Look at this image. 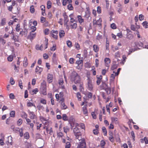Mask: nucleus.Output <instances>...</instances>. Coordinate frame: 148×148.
<instances>
[{"instance_id": "obj_1", "label": "nucleus", "mask_w": 148, "mask_h": 148, "mask_svg": "<svg viewBox=\"0 0 148 148\" xmlns=\"http://www.w3.org/2000/svg\"><path fill=\"white\" fill-rule=\"evenodd\" d=\"M71 79L73 80L75 84L79 83L81 81L80 76L74 71H73L71 73Z\"/></svg>"}, {"instance_id": "obj_2", "label": "nucleus", "mask_w": 148, "mask_h": 148, "mask_svg": "<svg viewBox=\"0 0 148 148\" xmlns=\"http://www.w3.org/2000/svg\"><path fill=\"white\" fill-rule=\"evenodd\" d=\"M73 132L75 136L76 139L78 140L81 139V138H82L81 133L78 127H75L73 128Z\"/></svg>"}, {"instance_id": "obj_3", "label": "nucleus", "mask_w": 148, "mask_h": 148, "mask_svg": "<svg viewBox=\"0 0 148 148\" xmlns=\"http://www.w3.org/2000/svg\"><path fill=\"white\" fill-rule=\"evenodd\" d=\"M79 141L77 148H86V143L84 138H81V139L79 140Z\"/></svg>"}, {"instance_id": "obj_4", "label": "nucleus", "mask_w": 148, "mask_h": 148, "mask_svg": "<svg viewBox=\"0 0 148 148\" xmlns=\"http://www.w3.org/2000/svg\"><path fill=\"white\" fill-rule=\"evenodd\" d=\"M87 88L88 90L92 91L93 89V84L92 82V80L89 77L87 79Z\"/></svg>"}, {"instance_id": "obj_5", "label": "nucleus", "mask_w": 148, "mask_h": 148, "mask_svg": "<svg viewBox=\"0 0 148 148\" xmlns=\"http://www.w3.org/2000/svg\"><path fill=\"white\" fill-rule=\"evenodd\" d=\"M28 113L29 116V118L30 119H34L36 118V116L34 112L29 111Z\"/></svg>"}, {"instance_id": "obj_6", "label": "nucleus", "mask_w": 148, "mask_h": 148, "mask_svg": "<svg viewBox=\"0 0 148 148\" xmlns=\"http://www.w3.org/2000/svg\"><path fill=\"white\" fill-rule=\"evenodd\" d=\"M40 89L42 94L44 95L47 94L46 89L45 85L41 86Z\"/></svg>"}, {"instance_id": "obj_7", "label": "nucleus", "mask_w": 148, "mask_h": 148, "mask_svg": "<svg viewBox=\"0 0 148 148\" xmlns=\"http://www.w3.org/2000/svg\"><path fill=\"white\" fill-rule=\"evenodd\" d=\"M33 32H31L30 33L29 35L28 36L29 38L31 40L34 38L36 36V33H33Z\"/></svg>"}, {"instance_id": "obj_8", "label": "nucleus", "mask_w": 148, "mask_h": 148, "mask_svg": "<svg viewBox=\"0 0 148 148\" xmlns=\"http://www.w3.org/2000/svg\"><path fill=\"white\" fill-rule=\"evenodd\" d=\"M57 31H53V33H51V36L54 38L57 39L58 38L57 34H58Z\"/></svg>"}, {"instance_id": "obj_9", "label": "nucleus", "mask_w": 148, "mask_h": 148, "mask_svg": "<svg viewBox=\"0 0 148 148\" xmlns=\"http://www.w3.org/2000/svg\"><path fill=\"white\" fill-rule=\"evenodd\" d=\"M40 119L42 121L43 123L46 125L47 124L48 122V120L42 116H40Z\"/></svg>"}, {"instance_id": "obj_10", "label": "nucleus", "mask_w": 148, "mask_h": 148, "mask_svg": "<svg viewBox=\"0 0 148 148\" xmlns=\"http://www.w3.org/2000/svg\"><path fill=\"white\" fill-rule=\"evenodd\" d=\"M47 81L49 83H50L52 81L53 75L52 74H49L47 77Z\"/></svg>"}, {"instance_id": "obj_11", "label": "nucleus", "mask_w": 148, "mask_h": 148, "mask_svg": "<svg viewBox=\"0 0 148 148\" xmlns=\"http://www.w3.org/2000/svg\"><path fill=\"white\" fill-rule=\"evenodd\" d=\"M104 62L105 63V65L107 67L109 66V64L110 63V60L108 58H105L104 59Z\"/></svg>"}, {"instance_id": "obj_12", "label": "nucleus", "mask_w": 148, "mask_h": 148, "mask_svg": "<svg viewBox=\"0 0 148 148\" xmlns=\"http://www.w3.org/2000/svg\"><path fill=\"white\" fill-rule=\"evenodd\" d=\"M69 24L71 29H75L77 27V24L76 22L70 23Z\"/></svg>"}, {"instance_id": "obj_13", "label": "nucleus", "mask_w": 148, "mask_h": 148, "mask_svg": "<svg viewBox=\"0 0 148 148\" xmlns=\"http://www.w3.org/2000/svg\"><path fill=\"white\" fill-rule=\"evenodd\" d=\"M1 138L0 139V144L1 145H3L4 144L3 140H4V136L3 134H1Z\"/></svg>"}, {"instance_id": "obj_14", "label": "nucleus", "mask_w": 148, "mask_h": 148, "mask_svg": "<svg viewBox=\"0 0 148 148\" xmlns=\"http://www.w3.org/2000/svg\"><path fill=\"white\" fill-rule=\"evenodd\" d=\"M72 2L71 0H63L62 5L64 6L66 5L67 3H71Z\"/></svg>"}, {"instance_id": "obj_15", "label": "nucleus", "mask_w": 148, "mask_h": 148, "mask_svg": "<svg viewBox=\"0 0 148 148\" xmlns=\"http://www.w3.org/2000/svg\"><path fill=\"white\" fill-rule=\"evenodd\" d=\"M60 106L62 110H65L67 108V106L65 105L64 102H62L61 103Z\"/></svg>"}, {"instance_id": "obj_16", "label": "nucleus", "mask_w": 148, "mask_h": 148, "mask_svg": "<svg viewBox=\"0 0 148 148\" xmlns=\"http://www.w3.org/2000/svg\"><path fill=\"white\" fill-rule=\"evenodd\" d=\"M65 35V32L63 30H60L59 32V36L60 38H63Z\"/></svg>"}, {"instance_id": "obj_17", "label": "nucleus", "mask_w": 148, "mask_h": 148, "mask_svg": "<svg viewBox=\"0 0 148 148\" xmlns=\"http://www.w3.org/2000/svg\"><path fill=\"white\" fill-rule=\"evenodd\" d=\"M63 16L64 17V22L66 23H67L69 21V19H68L67 16L65 14H63Z\"/></svg>"}, {"instance_id": "obj_18", "label": "nucleus", "mask_w": 148, "mask_h": 148, "mask_svg": "<svg viewBox=\"0 0 148 148\" xmlns=\"http://www.w3.org/2000/svg\"><path fill=\"white\" fill-rule=\"evenodd\" d=\"M77 18H78V20L80 24H81L84 22V19L82 18L81 16L78 15L77 16Z\"/></svg>"}, {"instance_id": "obj_19", "label": "nucleus", "mask_w": 148, "mask_h": 148, "mask_svg": "<svg viewBox=\"0 0 148 148\" xmlns=\"http://www.w3.org/2000/svg\"><path fill=\"white\" fill-rule=\"evenodd\" d=\"M111 119L112 122H114L115 124H117L118 123V119L117 118L115 117H111Z\"/></svg>"}, {"instance_id": "obj_20", "label": "nucleus", "mask_w": 148, "mask_h": 148, "mask_svg": "<svg viewBox=\"0 0 148 148\" xmlns=\"http://www.w3.org/2000/svg\"><path fill=\"white\" fill-rule=\"evenodd\" d=\"M42 70V68L38 66H37L36 69L35 71L36 72H38L40 74Z\"/></svg>"}, {"instance_id": "obj_21", "label": "nucleus", "mask_w": 148, "mask_h": 148, "mask_svg": "<svg viewBox=\"0 0 148 148\" xmlns=\"http://www.w3.org/2000/svg\"><path fill=\"white\" fill-rule=\"evenodd\" d=\"M28 64V62L27 58L25 57L24 58V60L23 62V66H24L26 67L27 66Z\"/></svg>"}, {"instance_id": "obj_22", "label": "nucleus", "mask_w": 148, "mask_h": 148, "mask_svg": "<svg viewBox=\"0 0 148 148\" xmlns=\"http://www.w3.org/2000/svg\"><path fill=\"white\" fill-rule=\"evenodd\" d=\"M93 50L95 52H97L99 50V48L98 46L95 45H94L93 46Z\"/></svg>"}, {"instance_id": "obj_23", "label": "nucleus", "mask_w": 148, "mask_h": 148, "mask_svg": "<svg viewBox=\"0 0 148 148\" xmlns=\"http://www.w3.org/2000/svg\"><path fill=\"white\" fill-rule=\"evenodd\" d=\"M117 75H116L115 73L114 72H113V73H112L110 76V80L113 81L114 80V77L115 76H117Z\"/></svg>"}, {"instance_id": "obj_24", "label": "nucleus", "mask_w": 148, "mask_h": 148, "mask_svg": "<svg viewBox=\"0 0 148 148\" xmlns=\"http://www.w3.org/2000/svg\"><path fill=\"white\" fill-rule=\"evenodd\" d=\"M62 119L64 121H68V118L65 114H63L62 115Z\"/></svg>"}, {"instance_id": "obj_25", "label": "nucleus", "mask_w": 148, "mask_h": 148, "mask_svg": "<svg viewBox=\"0 0 148 148\" xmlns=\"http://www.w3.org/2000/svg\"><path fill=\"white\" fill-rule=\"evenodd\" d=\"M135 44V45L137 47H142L143 45V43L140 42H136Z\"/></svg>"}, {"instance_id": "obj_26", "label": "nucleus", "mask_w": 148, "mask_h": 148, "mask_svg": "<svg viewBox=\"0 0 148 148\" xmlns=\"http://www.w3.org/2000/svg\"><path fill=\"white\" fill-rule=\"evenodd\" d=\"M112 51L113 52H115L119 49V48L117 46L114 47L113 46H112Z\"/></svg>"}, {"instance_id": "obj_27", "label": "nucleus", "mask_w": 148, "mask_h": 148, "mask_svg": "<svg viewBox=\"0 0 148 148\" xmlns=\"http://www.w3.org/2000/svg\"><path fill=\"white\" fill-rule=\"evenodd\" d=\"M110 137H109V140H110L111 141L113 142L114 140V138L113 137V133L112 132H110L109 134Z\"/></svg>"}, {"instance_id": "obj_28", "label": "nucleus", "mask_w": 148, "mask_h": 148, "mask_svg": "<svg viewBox=\"0 0 148 148\" xmlns=\"http://www.w3.org/2000/svg\"><path fill=\"white\" fill-rule=\"evenodd\" d=\"M63 80L62 79L60 80L59 82V84L61 86L62 88V89H64V86H62L63 84Z\"/></svg>"}, {"instance_id": "obj_29", "label": "nucleus", "mask_w": 148, "mask_h": 148, "mask_svg": "<svg viewBox=\"0 0 148 148\" xmlns=\"http://www.w3.org/2000/svg\"><path fill=\"white\" fill-rule=\"evenodd\" d=\"M83 111L84 114H88V112L86 106H84L83 107Z\"/></svg>"}, {"instance_id": "obj_30", "label": "nucleus", "mask_w": 148, "mask_h": 148, "mask_svg": "<svg viewBox=\"0 0 148 148\" xmlns=\"http://www.w3.org/2000/svg\"><path fill=\"white\" fill-rule=\"evenodd\" d=\"M105 90L107 94H109L110 93L111 89L110 87H108L106 88Z\"/></svg>"}, {"instance_id": "obj_31", "label": "nucleus", "mask_w": 148, "mask_h": 148, "mask_svg": "<svg viewBox=\"0 0 148 148\" xmlns=\"http://www.w3.org/2000/svg\"><path fill=\"white\" fill-rule=\"evenodd\" d=\"M147 24L148 23L146 21L142 23L143 26L145 28H148V25H147Z\"/></svg>"}, {"instance_id": "obj_32", "label": "nucleus", "mask_w": 148, "mask_h": 148, "mask_svg": "<svg viewBox=\"0 0 148 148\" xmlns=\"http://www.w3.org/2000/svg\"><path fill=\"white\" fill-rule=\"evenodd\" d=\"M27 34V30H25V31H21L20 32V34L21 35V36H23V35H25L26 36Z\"/></svg>"}, {"instance_id": "obj_33", "label": "nucleus", "mask_w": 148, "mask_h": 148, "mask_svg": "<svg viewBox=\"0 0 148 148\" xmlns=\"http://www.w3.org/2000/svg\"><path fill=\"white\" fill-rule=\"evenodd\" d=\"M12 137L11 136H10L8 137V142L11 145H12Z\"/></svg>"}, {"instance_id": "obj_34", "label": "nucleus", "mask_w": 148, "mask_h": 148, "mask_svg": "<svg viewBox=\"0 0 148 148\" xmlns=\"http://www.w3.org/2000/svg\"><path fill=\"white\" fill-rule=\"evenodd\" d=\"M120 52L119 51H117V52L115 53V58L116 59H117L118 58H119L120 57Z\"/></svg>"}, {"instance_id": "obj_35", "label": "nucleus", "mask_w": 148, "mask_h": 148, "mask_svg": "<svg viewBox=\"0 0 148 148\" xmlns=\"http://www.w3.org/2000/svg\"><path fill=\"white\" fill-rule=\"evenodd\" d=\"M102 130L103 132V133L104 135L105 136H106L107 135V132L106 128L104 127H103L102 128Z\"/></svg>"}, {"instance_id": "obj_36", "label": "nucleus", "mask_w": 148, "mask_h": 148, "mask_svg": "<svg viewBox=\"0 0 148 148\" xmlns=\"http://www.w3.org/2000/svg\"><path fill=\"white\" fill-rule=\"evenodd\" d=\"M71 146L70 143L69 142H67L66 143L65 145V148H70Z\"/></svg>"}, {"instance_id": "obj_37", "label": "nucleus", "mask_w": 148, "mask_h": 148, "mask_svg": "<svg viewBox=\"0 0 148 148\" xmlns=\"http://www.w3.org/2000/svg\"><path fill=\"white\" fill-rule=\"evenodd\" d=\"M6 20V19L5 18H3L1 20V25L3 26L5 24Z\"/></svg>"}, {"instance_id": "obj_38", "label": "nucleus", "mask_w": 148, "mask_h": 148, "mask_svg": "<svg viewBox=\"0 0 148 148\" xmlns=\"http://www.w3.org/2000/svg\"><path fill=\"white\" fill-rule=\"evenodd\" d=\"M13 57L12 55L9 56L7 58L8 60V61L11 62L13 60Z\"/></svg>"}, {"instance_id": "obj_39", "label": "nucleus", "mask_w": 148, "mask_h": 148, "mask_svg": "<svg viewBox=\"0 0 148 148\" xmlns=\"http://www.w3.org/2000/svg\"><path fill=\"white\" fill-rule=\"evenodd\" d=\"M51 6V3L50 1H47V8L48 9H50Z\"/></svg>"}, {"instance_id": "obj_40", "label": "nucleus", "mask_w": 148, "mask_h": 148, "mask_svg": "<svg viewBox=\"0 0 148 148\" xmlns=\"http://www.w3.org/2000/svg\"><path fill=\"white\" fill-rule=\"evenodd\" d=\"M19 130L18 132L20 134V136L21 137L23 136V130L22 128L18 129Z\"/></svg>"}, {"instance_id": "obj_41", "label": "nucleus", "mask_w": 148, "mask_h": 148, "mask_svg": "<svg viewBox=\"0 0 148 148\" xmlns=\"http://www.w3.org/2000/svg\"><path fill=\"white\" fill-rule=\"evenodd\" d=\"M24 137L26 139H28L29 138V134L27 132L24 134Z\"/></svg>"}, {"instance_id": "obj_42", "label": "nucleus", "mask_w": 148, "mask_h": 148, "mask_svg": "<svg viewBox=\"0 0 148 148\" xmlns=\"http://www.w3.org/2000/svg\"><path fill=\"white\" fill-rule=\"evenodd\" d=\"M75 46L77 50H78L80 49V46L78 43H75Z\"/></svg>"}, {"instance_id": "obj_43", "label": "nucleus", "mask_w": 148, "mask_h": 148, "mask_svg": "<svg viewBox=\"0 0 148 148\" xmlns=\"http://www.w3.org/2000/svg\"><path fill=\"white\" fill-rule=\"evenodd\" d=\"M27 105L28 107H32V106H33L34 107H36L32 103L30 102H27Z\"/></svg>"}, {"instance_id": "obj_44", "label": "nucleus", "mask_w": 148, "mask_h": 148, "mask_svg": "<svg viewBox=\"0 0 148 148\" xmlns=\"http://www.w3.org/2000/svg\"><path fill=\"white\" fill-rule=\"evenodd\" d=\"M15 114V112L14 111H11L10 113V116L12 117H14V116Z\"/></svg>"}, {"instance_id": "obj_45", "label": "nucleus", "mask_w": 148, "mask_h": 148, "mask_svg": "<svg viewBox=\"0 0 148 148\" xmlns=\"http://www.w3.org/2000/svg\"><path fill=\"white\" fill-rule=\"evenodd\" d=\"M66 43L68 47H72V43L70 41L67 40L66 41Z\"/></svg>"}, {"instance_id": "obj_46", "label": "nucleus", "mask_w": 148, "mask_h": 148, "mask_svg": "<svg viewBox=\"0 0 148 148\" xmlns=\"http://www.w3.org/2000/svg\"><path fill=\"white\" fill-rule=\"evenodd\" d=\"M16 29L17 32H18L20 29V24H17L16 27Z\"/></svg>"}, {"instance_id": "obj_47", "label": "nucleus", "mask_w": 148, "mask_h": 148, "mask_svg": "<svg viewBox=\"0 0 148 148\" xmlns=\"http://www.w3.org/2000/svg\"><path fill=\"white\" fill-rule=\"evenodd\" d=\"M30 12L32 13H34L35 11V9L34 8V6L32 5L31 6L30 8Z\"/></svg>"}, {"instance_id": "obj_48", "label": "nucleus", "mask_w": 148, "mask_h": 148, "mask_svg": "<svg viewBox=\"0 0 148 148\" xmlns=\"http://www.w3.org/2000/svg\"><path fill=\"white\" fill-rule=\"evenodd\" d=\"M68 8L70 10H72L73 9V7L72 4L70 3L68 5Z\"/></svg>"}, {"instance_id": "obj_49", "label": "nucleus", "mask_w": 148, "mask_h": 148, "mask_svg": "<svg viewBox=\"0 0 148 148\" xmlns=\"http://www.w3.org/2000/svg\"><path fill=\"white\" fill-rule=\"evenodd\" d=\"M57 135L58 137L59 138L63 136V134L61 132H59L57 133Z\"/></svg>"}, {"instance_id": "obj_50", "label": "nucleus", "mask_w": 148, "mask_h": 148, "mask_svg": "<svg viewBox=\"0 0 148 148\" xmlns=\"http://www.w3.org/2000/svg\"><path fill=\"white\" fill-rule=\"evenodd\" d=\"M110 27L111 28L113 29H115L116 28V25L114 23L111 24Z\"/></svg>"}, {"instance_id": "obj_51", "label": "nucleus", "mask_w": 148, "mask_h": 148, "mask_svg": "<svg viewBox=\"0 0 148 148\" xmlns=\"http://www.w3.org/2000/svg\"><path fill=\"white\" fill-rule=\"evenodd\" d=\"M38 92V89L37 88H36L34 89L33 90L32 92L33 93L32 94H36Z\"/></svg>"}, {"instance_id": "obj_52", "label": "nucleus", "mask_w": 148, "mask_h": 148, "mask_svg": "<svg viewBox=\"0 0 148 148\" xmlns=\"http://www.w3.org/2000/svg\"><path fill=\"white\" fill-rule=\"evenodd\" d=\"M117 67L116 64H114L111 67V69L112 70H114V69H116Z\"/></svg>"}, {"instance_id": "obj_53", "label": "nucleus", "mask_w": 148, "mask_h": 148, "mask_svg": "<svg viewBox=\"0 0 148 148\" xmlns=\"http://www.w3.org/2000/svg\"><path fill=\"white\" fill-rule=\"evenodd\" d=\"M22 81L21 80H19V84L18 85L20 87V88L21 89L23 88V86L22 85Z\"/></svg>"}, {"instance_id": "obj_54", "label": "nucleus", "mask_w": 148, "mask_h": 148, "mask_svg": "<svg viewBox=\"0 0 148 148\" xmlns=\"http://www.w3.org/2000/svg\"><path fill=\"white\" fill-rule=\"evenodd\" d=\"M77 96L78 100L80 101L81 100V97L80 93L79 92H78L77 93Z\"/></svg>"}, {"instance_id": "obj_55", "label": "nucleus", "mask_w": 148, "mask_h": 148, "mask_svg": "<svg viewBox=\"0 0 148 148\" xmlns=\"http://www.w3.org/2000/svg\"><path fill=\"white\" fill-rule=\"evenodd\" d=\"M101 20L99 19L97 21V25H98L99 27L101 25Z\"/></svg>"}, {"instance_id": "obj_56", "label": "nucleus", "mask_w": 148, "mask_h": 148, "mask_svg": "<svg viewBox=\"0 0 148 148\" xmlns=\"http://www.w3.org/2000/svg\"><path fill=\"white\" fill-rule=\"evenodd\" d=\"M22 123V119H20L18 120L17 121V124L18 125H20Z\"/></svg>"}, {"instance_id": "obj_57", "label": "nucleus", "mask_w": 148, "mask_h": 148, "mask_svg": "<svg viewBox=\"0 0 148 148\" xmlns=\"http://www.w3.org/2000/svg\"><path fill=\"white\" fill-rule=\"evenodd\" d=\"M88 97L89 98H91L92 97V94L91 92H88L87 94Z\"/></svg>"}, {"instance_id": "obj_58", "label": "nucleus", "mask_w": 148, "mask_h": 148, "mask_svg": "<svg viewBox=\"0 0 148 148\" xmlns=\"http://www.w3.org/2000/svg\"><path fill=\"white\" fill-rule=\"evenodd\" d=\"M56 49V45H54L53 47L51 48L50 50L52 51H54Z\"/></svg>"}, {"instance_id": "obj_59", "label": "nucleus", "mask_w": 148, "mask_h": 148, "mask_svg": "<svg viewBox=\"0 0 148 148\" xmlns=\"http://www.w3.org/2000/svg\"><path fill=\"white\" fill-rule=\"evenodd\" d=\"M102 38V35L98 34V35L97 36V39L98 40H100Z\"/></svg>"}, {"instance_id": "obj_60", "label": "nucleus", "mask_w": 148, "mask_h": 148, "mask_svg": "<svg viewBox=\"0 0 148 148\" xmlns=\"http://www.w3.org/2000/svg\"><path fill=\"white\" fill-rule=\"evenodd\" d=\"M10 83L11 85H13L14 84V81L12 77L10 78Z\"/></svg>"}, {"instance_id": "obj_61", "label": "nucleus", "mask_w": 148, "mask_h": 148, "mask_svg": "<svg viewBox=\"0 0 148 148\" xmlns=\"http://www.w3.org/2000/svg\"><path fill=\"white\" fill-rule=\"evenodd\" d=\"M97 11L98 13L100 14L101 13V7L99 6H98L97 7Z\"/></svg>"}, {"instance_id": "obj_62", "label": "nucleus", "mask_w": 148, "mask_h": 148, "mask_svg": "<svg viewBox=\"0 0 148 148\" xmlns=\"http://www.w3.org/2000/svg\"><path fill=\"white\" fill-rule=\"evenodd\" d=\"M36 27L35 26H32L31 27L32 29V31L31 32H34L36 30Z\"/></svg>"}, {"instance_id": "obj_63", "label": "nucleus", "mask_w": 148, "mask_h": 148, "mask_svg": "<svg viewBox=\"0 0 148 148\" xmlns=\"http://www.w3.org/2000/svg\"><path fill=\"white\" fill-rule=\"evenodd\" d=\"M40 102L41 103L44 104H45L46 103V101L44 99H41L40 101Z\"/></svg>"}, {"instance_id": "obj_64", "label": "nucleus", "mask_w": 148, "mask_h": 148, "mask_svg": "<svg viewBox=\"0 0 148 148\" xmlns=\"http://www.w3.org/2000/svg\"><path fill=\"white\" fill-rule=\"evenodd\" d=\"M143 140V141H145V144L148 143V138H147L146 137H145Z\"/></svg>"}]
</instances>
